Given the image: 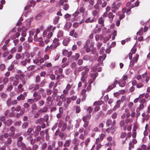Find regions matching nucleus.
Returning <instances> with one entry per match:
<instances>
[{
  "label": "nucleus",
  "mask_w": 150,
  "mask_h": 150,
  "mask_svg": "<svg viewBox=\"0 0 150 150\" xmlns=\"http://www.w3.org/2000/svg\"><path fill=\"white\" fill-rule=\"evenodd\" d=\"M121 4L122 3L120 2L114 1L111 5L112 11L114 13H116L117 10H118Z\"/></svg>",
  "instance_id": "obj_1"
},
{
  "label": "nucleus",
  "mask_w": 150,
  "mask_h": 150,
  "mask_svg": "<svg viewBox=\"0 0 150 150\" xmlns=\"http://www.w3.org/2000/svg\"><path fill=\"white\" fill-rule=\"evenodd\" d=\"M125 97L123 96L121 100H118L116 102V104L115 105L112 110L113 111L115 110L118 108H119L120 106V104L121 102H123L125 99Z\"/></svg>",
  "instance_id": "obj_2"
},
{
  "label": "nucleus",
  "mask_w": 150,
  "mask_h": 150,
  "mask_svg": "<svg viewBox=\"0 0 150 150\" xmlns=\"http://www.w3.org/2000/svg\"><path fill=\"white\" fill-rule=\"evenodd\" d=\"M118 83V81L117 80H115L113 83L109 86L108 87L106 90V92H108L113 89L116 86V85Z\"/></svg>",
  "instance_id": "obj_3"
},
{
  "label": "nucleus",
  "mask_w": 150,
  "mask_h": 150,
  "mask_svg": "<svg viewBox=\"0 0 150 150\" xmlns=\"http://www.w3.org/2000/svg\"><path fill=\"white\" fill-rule=\"evenodd\" d=\"M116 123V121L115 120H113L112 121L111 119H109L107 120L106 122V126L108 127L111 125V126H114Z\"/></svg>",
  "instance_id": "obj_4"
},
{
  "label": "nucleus",
  "mask_w": 150,
  "mask_h": 150,
  "mask_svg": "<svg viewBox=\"0 0 150 150\" xmlns=\"http://www.w3.org/2000/svg\"><path fill=\"white\" fill-rule=\"evenodd\" d=\"M33 96L35 97L34 100L35 101H38L41 98V95L39 94L38 92H35L33 94Z\"/></svg>",
  "instance_id": "obj_5"
},
{
  "label": "nucleus",
  "mask_w": 150,
  "mask_h": 150,
  "mask_svg": "<svg viewBox=\"0 0 150 150\" xmlns=\"http://www.w3.org/2000/svg\"><path fill=\"white\" fill-rule=\"evenodd\" d=\"M27 92H25L23 94H21L17 98V100L20 101L21 100H24L27 96Z\"/></svg>",
  "instance_id": "obj_6"
},
{
  "label": "nucleus",
  "mask_w": 150,
  "mask_h": 150,
  "mask_svg": "<svg viewBox=\"0 0 150 150\" xmlns=\"http://www.w3.org/2000/svg\"><path fill=\"white\" fill-rule=\"evenodd\" d=\"M106 57L105 54H104L102 56H100L98 59V62L100 64H102L103 63V61L104 60Z\"/></svg>",
  "instance_id": "obj_7"
},
{
  "label": "nucleus",
  "mask_w": 150,
  "mask_h": 150,
  "mask_svg": "<svg viewBox=\"0 0 150 150\" xmlns=\"http://www.w3.org/2000/svg\"><path fill=\"white\" fill-rule=\"evenodd\" d=\"M17 147L21 148L22 150H24V148H25L26 145L23 142H21L17 143Z\"/></svg>",
  "instance_id": "obj_8"
},
{
  "label": "nucleus",
  "mask_w": 150,
  "mask_h": 150,
  "mask_svg": "<svg viewBox=\"0 0 150 150\" xmlns=\"http://www.w3.org/2000/svg\"><path fill=\"white\" fill-rule=\"evenodd\" d=\"M41 129V127L40 126L38 125L35 128V130L34 132V135L35 136H37L39 133V132Z\"/></svg>",
  "instance_id": "obj_9"
},
{
  "label": "nucleus",
  "mask_w": 150,
  "mask_h": 150,
  "mask_svg": "<svg viewBox=\"0 0 150 150\" xmlns=\"http://www.w3.org/2000/svg\"><path fill=\"white\" fill-rule=\"evenodd\" d=\"M114 126H111V127L107 128L106 130V131L109 133H110L112 134H113L115 132V130Z\"/></svg>",
  "instance_id": "obj_10"
},
{
  "label": "nucleus",
  "mask_w": 150,
  "mask_h": 150,
  "mask_svg": "<svg viewBox=\"0 0 150 150\" xmlns=\"http://www.w3.org/2000/svg\"><path fill=\"white\" fill-rule=\"evenodd\" d=\"M30 59L29 58H25L24 60L21 62V64L22 65L25 66L27 63H30Z\"/></svg>",
  "instance_id": "obj_11"
},
{
  "label": "nucleus",
  "mask_w": 150,
  "mask_h": 150,
  "mask_svg": "<svg viewBox=\"0 0 150 150\" xmlns=\"http://www.w3.org/2000/svg\"><path fill=\"white\" fill-rule=\"evenodd\" d=\"M81 81L84 82L85 81V79L87 78V74L85 73L84 72H82L81 74Z\"/></svg>",
  "instance_id": "obj_12"
},
{
  "label": "nucleus",
  "mask_w": 150,
  "mask_h": 150,
  "mask_svg": "<svg viewBox=\"0 0 150 150\" xmlns=\"http://www.w3.org/2000/svg\"><path fill=\"white\" fill-rule=\"evenodd\" d=\"M45 121L46 122L47 121V120H45L44 119L42 118H40L39 119H37L35 121V124H39L40 125L41 123H42V122Z\"/></svg>",
  "instance_id": "obj_13"
},
{
  "label": "nucleus",
  "mask_w": 150,
  "mask_h": 150,
  "mask_svg": "<svg viewBox=\"0 0 150 150\" xmlns=\"http://www.w3.org/2000/svg\"><path fill=\"white\" fill-rule=\"evenodd\" d=\"M12 139L11 138L8 137L7 139V140L4 143L5 147H7L9 145H10L12 143Z\"/></svg>",
  "instance_id": "obj_14"
},
{
  "label": "nucleus",
  "mask_w": 150,
  "mask_h": 150,
  "mask_svg": "<svg viewBox=\"0 0 150 150\" xmlns=\"http://www.w3.org/2000/svg\"><path fill=\"white\" fill-rule=\"evenodd\" d=\"M70 41L69 38H67L64 39L63 41V44L64 46H67Z\"/></svg>",
  "instance_id": "obj_15"
},
{
  "label": "nucleus",
  "mask_w": 150,
  "mask_h": 150,
  "mask_svg": "<svg viewBox=\"0 0 150 150\" xmlns=\"http://www.w3.org/2000/svg\"><path fill=\"white\" fill-rule=\"evenodd\" d=\"M56 144V142L53 141L52 142L51 145H50L48 146L47 148V150H54L53 148H55V146Z\"/></svg>",
  "instance_id": "obj_16"
},
{
  "label": "nucleus",
  "mask_w": 150,
  "mask_h": 150,
  "mask_svg": "<svg viewBox=\"0 0 150 150\" xmlns=\"http://www.w3.org/2000/svg\"><path fill=\"white\" fill-rule=\"evenodd\" d=\"M71 142V140L70 139L66 140L64 145V147H69L70 146Z\"/></svg>",
  "instance_id": "obj_17"
},
{
  "label": "nucleus",
  "mask_w": 150,
  "mask_h": 150,
  "mask_svg": "<svg viewBox=\"0 0 150 150\" xmlns=\"http://www.w3.org/2000/svg\"><path fill=\"white\" fill-rule=\"evenodd\" d=\"M91 17L88 18L85 21V22L87 23H91L94 22L95 21V17H93L91 19Z\"/></svg>",
  "instance_id": "obj_18"
},
{
  "label": "nucleus",
  "mask_w": 150,
  "mask_h": 150,
  "mask_svg": "<svg viewBox=\"0 0 150 150\" xmlns=\"http://www.w3.org/2000/svg\"><path fill=\"white\" fill-rule=\"evenodd\" d=\"M48 108L47 105H45L42 109H40L38 111V112H47Z\"/></svg>",
  "instance_id": "obj_19"
},
{
  "label": "nucleus",
  "mask_w": 150,
  "mask_h": 150,
  "mask_svg": "<svg viewBox=\"0 0 150 150\" xmlns=\"http://www.w3.org/2000/svg\"><path fill=\"white\" fill-rule=\"evenodd\" d=\"M139 55L137 54H136L135 56L134 57L133 59V62L132 63V65H133L135 63H137L139 57Z\"/></svg>",
  "instance_id": "obj_20"
},
{
  "label": "nucleus",
  "mask_w": 150,
  "mask_h": 150,
  "mask_svg": "<svg viewBox=\"0 0 150 150\" xmlns=\"http://www.w3.org/2000/svg\"><path fill=\"white\" fill-rule=\"evenodd\" d=\"M91 117V115L90 114H87L84 116L83 118V121H87L88 119H90Z\"/></svg>",
  "instance_id": "obj_21"
},
{
  "label": "nucleus",
  "mask_w": 150,
  "mask_h": 150,
  "mask_svg": "<svg viewBox=\"0 0 150 150\" xmlns=\"http://www.w3.org/2000/svg\"><path fill=\"white\" fill-rule=\"evenodd\" d=\"M63 32L62 30H59L57 34V37L59 38H62L63 35Z\"/></svg>",
  "instance_id": "obj_22"
},
{
  "label": "nucleus",
  "mask_w": 150,
  "mask_h": 150,
  "mask_svg": "<svg viewBox=\"0 0 150 150\" xmlns=\"http://www.w3.org/2000/svg\"><path fill=\"white\" fill-rule=\"evenodd\" d=\"M126 82L125 81L121 80L119 82H118V84H119V86L122 87H123L125 85Z\"/></svg>",
  "instance_id": "obj_23"
},
{
  "label": "nucleus",
  "mask_w": 150,
  "mask_h": 150,
  "mask_svg": "<svg viewBox=\"0 0 150 150\" xmlns=\"http://www.w3.org/2000/svg\"><path fill=\"white\" fill-rule=\"evenodd\" d=\"M98 75V73L97 72H96V73H91L90 74L91 77L92 79H94V80H95L96 77Z\"/></svg>",
  "instance_id": "obj_24"
},
{
  "label": "nucleus",
  "mask_w": 150,
  "mask_h": 150,
  "mask_svg": "<svg viewBox=\"0 0 150 150\" xmlns=\"http://www.w3.org/2000/svg\"><path fill=\"white\" fill-rule=\"evenodd\" d=\"M112 12H109L108 14V18L111 20H112L114 17L115 16L113 15Z\"/></svg>",
  "instance_id": "obj_25"
},
{
  "label": "nucleus",
  "mask_w": 150,
  "mask_h": 150,
  "mask_svg": "<svg viewBox=\"0 0 150 150\" xmlns=\"http://www.w3.org/2000/svg\"><path fill=\"white\" fill-rule=\"evenodd\" d=\"M12 123V121L10 120H8L4 122V124L8 126H10L11 125Z\"/></svg>",
  "instance_id": "obj_26"
},
{
  "label": "nucleus",
  "mask_w": 150,
  "mask_h": 150,
  "mask_svg": "<svg viewBox=\"0 0 150 150\" xmlns=\"http://www.w3.org/2000/svg\"><path fill=\"white\" fill-rule=\"evenodd\" d=\"M80 55L79 53H76L75 56H72L71 57L73 58L74 60L75 61H77Z\"/></svg>",
  "instance_id": "obj_27"
},
{
  "label": "nucleus",
  "mask_w": 150,
  "mask_h": 150,
  "mask_svg": "<svg viewBox=\"0 0 150 150\" xmlns=\"http://www.w3.org/2000/svg\"><path fill=\"white\" fill-rule=\"evenodd\" d=\"M71 24L69 22H67L64 25V28L65 30L69 29L71 28Z\"/></svg>",
  "instance_id": "obj_28"
},
{
  "label": "nucleus",
  "mask_w": 150,
  "mask_h": 150,
  "mask_svg": "<svg viewBox=\"0 0 150 150\" xmlns=\"http://www.w3.org/2000/svg\"><path fill=\"white\" fill-rule=\"evenodd\" d=\"M46 103L48 104L49 103V102H51L52 103L53 101L52 97L51 96H49L47 97L46 98Z\"/></svg>",
  "instance_id": "obj_29"
},
{
  "label": "nucleus",
  "mask_w": 150,
  "mask_h": 150,
  "mask_svg": "<svg viewBox=\"0 0 150 150\" xmlns=\"http://www.w3.org/2000/svg\"><path fill=\"white\" fill-rule=\"evenodd\" d=\"M84 47H85V48L86 52L87 53L89 52L90 51H91L93 50L91 48H89V47L88 46H86V45H85L84 46Z\"/></svg>",
  "instance_id": "obj_30"
},
{
  "label": "nucleus",
  "mask_w": 150,
  "mask_h": 150,
  "mask_svg": "<svg viewBox=\"0 0 150 150\" xmlns=\"http://www.w3.org/2000/svg\"><path fill=\"white\" fill-rule=\"evenodd\" d=\"M104 20L103 18L102 17L99 18L98 20V23L99 24H101L103 26H104Z\"/></svg>",
  "instance_id": "obj_31"
},
{
  "label": "nucleus",
  "mask_w": 150,
  "mask_h": 150,
  "mask_svg": "<svg viewBox=\"0 0 150 150\" xmlns=\"http://www.w3.org/2000/svg\"><path fill=\"white\" fill-rule=\"evenodd\" d=\"M111 38V35H109L108 36H106L103 38V42L104 43H106L107 41L109 40Z\"/></svg>",
  "instance_id": "obj_32"
},
{
  "label": "nucleus",
  "mask_w": 150,
  "mask_h": 150,
  "mask_svg": "<svg viewBox=\"0 0 150 150\" xmlns=\"http://www.w3.org/2000/svg\"><path fill=\"white\" fill-rule=\"evenodd\" d=\"M33 130V129L32 128H29L28 130H27V132L29 134H28V135H30V137H28L27 138H28V137H30V138H31V135H32V134H31V132Z\"/></svg>",
  "instance_id": "obj_33"
},
{
  "label": "nucleus",
  "mask_w": 150,
  "mask_h": 150,
  "mask_svg": "<svg viewBox=\"0 0 150 150\" xmlns=\"http://www.w3.org/2000/svg\"><path fill=\"white\" fill-rule=\"evenodd\" d=\"M125 124V121L123 119L120 122L119 125L120 127H123Z\"/></svg>",
  "instance_id": "obj_34"
},
{
  "label": "nucleus",
  "mask_w": 150,
  "mask_h": 150,
  "mask_svg": "<svg viewBox=\"0 0 150 150\" xmlns=\"http://www.w3.org/2000/svg\"><path fill=\"white\" fill-rule=\"evenodd\" d=\"M59 18L60 17L58 16H57L55 17L54 19L53 23L55 24L57 23L59 19Z\"/></svg>",
  "instance_id": "obj_35"
},
{
  "label": "nucleus",
  "mask_w": 150,
  "mask_h": 150,
  "mask_svg": "<svg viewBox=\"0 0 150 150\" xmlns=\"http://www.w3.org/2000/svg\"><path fill=\"white\" fill-rule=\"evenodd\" d=\"M6 104L8 106H10L11 105V98H9L6 101Z\"/></svg>",
  "instance_id": "obj_36"
},
{
  "label": "nucleus",
  "mask_w": 150,
  "mask_h": 150,
  "mask_svg": "<svg viewBox=\"0 0 150 150\" xmlns=\"http://www.w3.org/2000/svg\"><path fill=\"white\" fill-rule=\"evenodd\" d=\"M38 104L40 107L42 106L45 103L44 101L43 100H40L38 102Z\"/></svg>",
  "instance_id": "obj_37"
},
{
  "label": "nucleus",
  "mask_w": 150,
  "mask_h": 150,
  "mask_svg": "<svg viewBox=\"0 0 150 150\" xmlns=\"http://www.w3.org/2000/svg\"><path fill=\"white\" fill-rule=\"evenodd\" d=\"M99 4H96L93 6V8L96 10H99L100 8V6Z\"/></svg>",
  "instance_id": "obj_38"
},
{
  "label": "nucleus",
  "mask_w": 150,
  "mask_h": 150,
  "mask_svg": "<svg viewBox=\"0 0 150 150\" xmlns=\"http://www.w3.org/2000/svg\"><path fill=\"white\" fill-rule=\"evenodd\" d=\"M23 46L26 49H28L30 48V45L27 42H24L23 44Z\"/></svg>",
  "instance_id": "obj_39"
},
{
  "label": "nucleus",
  "mask_w": 150,
  "mask_h": 150,
  "mask_svg": "<svg viewBox=\"0 0 150 150\" xmlns=\"http://www.w3.org/2000/svg\"><path fill=\"white\" fill-rule=\"evenodd\" d=\"M46 83V81L45 80H42L39 85V86L40 87H42L45 86V84Z\"/></svg>",
  "instance_id": "obj_40"
},
{
  "label": "nucleus",
  "mask_w": 150,
  "mask_h": 150,
  "mask_svg": "<svg viewBox=\"0 0 150 150\" xmlns=\"http://www.w3.org/2000/svg\"><path fill=\"white\" fill-rule=\"evenodd\" d=\"M93 110V108L91 106L89 107L88 109H86L89 114H90L91 113Z\"/></svg>",
  "instance_id": "obj_41"
},
{
  "label": "nucleus",
  "mask_w": 150,
  "mask_h": 150,
  "mask_svg": "<svg viewBox=\"0 0 150 150\" xmlns=\"http://www.w3.org/2000/svg\"><path fill=\"white\" fill-rule=\"evenodd\" d=\"M31 108L32 109V111L33 112L34 110H35L37 109V105L35 103L32 104L31 105Z\"/></svg>",
  "instance_id": "obj_42"
},
{
  "label": "nucleus",
  "mask_w": 150,
  "mask_h": 150,
  "mask_svg": "<svg viewBox=\"0 0 150 150\" xmlns=\"http://www.w3.org/2000/svg\"><path fill=\"white\" fill-rule=\"evenodd\" d=\"M38 148V145L35 144L33 145L32 146L31 149L32 150H37Z\"/></svg>",
  "instance_id": "obj_43"
},
{
  "label": "nucleus",
  "mask_w": 150,
  "mask_h": 150,
  "mask_svg": "<svg viewBox=\"0 0 150 150\" xmlns=\"http://www.w3.org/2000/svg\"><path fill=\"white\" fill-rule=\"evenodd\" d=\"M102 113V112L100 111L98 112L97 114L95 115V118L96 119H97L101 115Z\"/></svg>",
  "instance_id": "obj_44"
},
{
  "label": "nucleus",
  "mask_w": 150,
  "mask_h": 150,
  "mask_svg": "<svg viewBox=\"0 0 150 150\" xmlns=\"http://www.w3.org/2000/svg\"><path fill=\"white\" fill-rule=\"evenodd\" d=\"M28 123L27 122H24L22 125V127L23 129L26 128L28 126Z\"/></svg>",
  "instance_id": "obj_45"
},
{
  "label": "nucleus",
  "mask_w": 150,
  "mask_h": 150,
  "mask_svg": "<svg viewBox=\"0 0 150 150\" xmlns=\"http://www.w3.org/2000/svg\"><path fill=\"white\" fill-rule=\"evenodd\" d=\"M69 8V6L67 4H65L63 6V8L66 11Z\"/></svg>",
  "instance_id": "obj_46"
},
{
  "label": "nucleus",
  "mask_w": 150,
  "mask_h": 150,
  "mask_svg": "<svg viewBox=\"0 0 150 150\" xmlns=\"http://www.w3.org/2000/svg\"><path fill=\"white\" fill-rule=\"evenodd\" d=\"M77 66V65L76 63L75 62H74L72 63L70 65V67L72 68H74V69H76Z\"/></svg>",
  "instance_id": "obj_47"
},
{
  "label": "nucleus",
  "mask_w": 150,
  "mask_h": 150,
  "mask_svg": "<svg viewBox=\"0 0 150 150\" xmlns=\"http://www.w3.org/2000/svg\"><path fill=\"white\" fill-rule=\"evenodd\" d=\"M79 11L82 13H83L85 11V8L83 6H81L79 7Z\"/></svg>",
  "instance_id": "obj_48"
},
{
  "label": "nucleus",
  "mask_w": 150,
  "mask_h": 150,
  "mask_svg": "<svg viewBox=\"0 0 150 150\" xmlns=\"http://www.w3.org/2000/svg\"><path fill=\"white\" fill-rule=\"evenodd\" d=\"M90 59V57L88 55H86L84 56L83 58V60H88Z\"/></svg>",
  "instance_id": "obj_49"
},
{
  "label": "nucleus",
  "mask_w": 150,
  "mask_h": 150,
  "mask_svg": "<svg viewBox=\"0 0 150 150\" xmlns=\"http://www.w3.org/2000/svg\"><path fill=\"white\" fill-rule=\"evenodd\" d=\"M47 144L46 143H43L42 145L41 148L42 150L45 149L47 147Z\"/></svg>",
  "instance_id": "obj_50"
},
{
  "label": "nucleus",
  "mask_w": 150,
  "mask_h": 150,
  "mask_svg": "<svg viewBox=\"0 0 150 150\" xmlns=\"http://www.w3.org/2000/svg\"><path fill=\"white\" fill-rule=\"evenodd\" d=\"M40 80V76L38 75L36 77L35 81L36 83H39Z\"/></svg>",
  "instance_id": "obj_51"
},
{
  "label": "nucleus",
  "mask_w": 150,
  "mask_h": 150,
  "mask_svg": "<svg viewBox=\"0 0 150 150\" xmlns=\"http://www.w3.org/2000/svg\"><path fill=\"white\" fill-rule=\"evenodd\" d=\"M143 28H141L140 30L137 32V34L139 35H141L143 34Z\"/></svg>",
  "instance_id": "obj_52"
},
{
  "label": "nucleus",
  "mask_w": 150,
  "mask_h": 150,
  "mask_svg": "<svg viewBox=\"0 0 150 150\" xmlns=\"http://www.w3.org/2000/svg\"><path fill=\"white\" fill-rule=\"evenodd\" d=\"M117 117V113L116 112L113 113L111 116V117L114 119H116Z\"/></svg>",
  "instance_id": "obj_53"
},
{
  "label": "nucleus",
  "mask_w": 150,
  "mask_h": 150,
  "mask_svg": "<svg viewBox=\"0 0 150 150\" xmlns=\"http://www.w3.org/2000/svg\"><path fill=\"white\" fill-rule=\"evenodd\" d=\"M84 123L83 125V127L85 128H86L89 123V121H83Z\"/></svg>",
  "instance_id": "obj_54"
},
{
  "label": "nucleus",
  "mask_w": 150,
  "mask_h": 150,
  "mask_svg": "<svg viewBox=\"0 0 150 150\" xmlns=\"http://www.w3.org/2000/svg\"><path fill=\"white\" fill-rule=\"evenodd\" d=\"M137 50V49L134 46L133 48H132L130 52L133 54H134L135 53Z\"/></svg>",
  "instance_id": "obj_55"
},
{
  "label": "nucleus",
  "mask_w": 150,
  "mask_h": 150,
  "mask_svg": "<svg viewBox=\"0 0 150 150\" xmlns=\"http://www.w3.org/2000/svg\"><path fill=\"white\" fill-rule=\"evenodd\" d=\"M144 105L143 104H141L139 107H137V109L139 110H140L144 108Z\"/></svg>",
  "instance_id": "obj_56"
},
{
  "label": "nucleus",
  "mask_w": 150,
  "mask_h": 150,
  "mask_svg": "<svg viewBox=\"0 0 150 150\" xmlns=\"http://www.w3.org/2000/svg\"><path fill=\"white\" fill-rule=\"evenodd\" d=\"M79 25V23L75 22L74 23L73 25V27L75 28H76L78 27Z\"/></svg>",
  "instance_id": "obj_57"
},
{
  "label": "nucleus",
  "mask_w": 150,
  "mask_h": 150,
  "mask_svg": "<svg viewBox=\"0 0 150 150\" xmlns=\"http://www.w3.org/2000/svg\"><path fill=\"white\" fill-rule=\"evenodd\" d=\"M71 16V15L69 13H67L64 16V18L67 20H68V18H70Z\"/></svg>",
  "instance_id": "obj_58"
},
{
  "label": "nucleus",
  "mask_w": 150,
  "mask_h": 150,
  "mask_svg": "<svg viewBox=\"0 0 150 150\" xmlns=\"http://www.w3.org/2000/svg\"><path fill=\"white\" fill-rule=\"evenodd\" d=\"M84 69H85V70L83 71L85 73L87 74L89 71V68H88L87 66H86L84 67Z\"/></svg>",
  "instance_id": "obj_59"
},
{
  "label": "nucleus",
  "mask_w": 150,
  "mask_h": 150,
  "mask_svg": "<svg viewBox=\"0 0 150 150\" xmlns=\"http://www.w3.org/2000/svg\"><path fill=\"white\" fill-rule=\"evenodd\" d=\"M21 121H16L14 124L15 126H20L21 124Z\"/></svg>",
  "instance_id": "obj_60"
},
{
  "label": "nucleus",
  "mask_w": 150,
  "mask_h": 150,
  "mask_svg": "<svg viewBox=\"0 0 150 150\" xmlns=\"http://www.w3.org/2000/svg\"><path fill=\"white\" fill-rule=\"evenodd\" d=\"M14 65L12 64L8 68V70L9 71H11L13 69Z\"/></svg>",
  "instance_id": "obj_61"
},
{
  "label": "nucleus",
  "mask_w": 150,
  "mask_h": 150,
  "mask_svg": "<svg viewBox=\"0 0 150 150\" xmlns=\"http://www.w3.org/2000/svg\"><path fill=\"white\" fill-rule=\"evenodd\" d=\"M23 139V137L22 136L19 137L17 139V143L22 142V141Z\"/></svg>",
  "instance_id": "obj_62"
},
{
  "label": "nucleus",
  "mask_w": 150,
  "mask_h": 150,
  "mask_svg": "<svg viewBox=\"0 0 150 150\" xmlns=\"http://www.w3.org/2000/svg\"><path fill=\"white\" fill-rule=\"evenodd\" d=\"M37 101H35L33 99H28L27 100V102L30 103V104H32L34 102H36Z\"/></svg>",
  "instance_id": "obj_63"
},
{
  "label": "nucleus",
  "mask_w": 150,
  "mask_h": 150,
  "mask_svg": "<svg viewBox=\"0 0 150 150\" xmlns=\"http://www.w3.org/2000/svg\"><path fill=\"white\" fill-rule=\"evenodd\" d=\"M42 17V15L40 14H38L36 16L35 19L36 20H38L40 19Z\"/></svg>",
  "instance_id": "obj_64"
}]
</instances>
